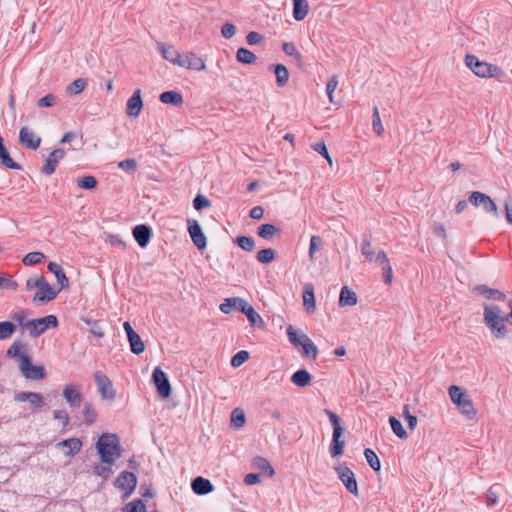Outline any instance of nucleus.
Segmentation results:
<instances>
[{"label":"nucleus","mask_w":512,"mask_h":512,"mask_svg":"<svg viewBox=\"0 0 512 512\" xmlns=\"http://www.w3.org/2000/svg\"><path fill=\"white\" fill-rule=\"evenodd\" d=\"M270 70L273 69L276 75V83L278 86L282 87L288 81V70L282 64H276L269 67Z\"/></svg>","instance_id":"nucleus-38"},{"label":"nucleus","mask_w":512,"mask_h":512,"mask_svg":"<svg viewBox=\"0 0 512 512\" xmlns=\"http://www.w3.org/2000/svg\"><path fill=\"white\" fill-rule=\"evenodd\" d=\"M143 108V101L141 98V90L137 89L133 95L127 100L126 113L129 117H138Z\"/></svg>","instance_id":"nucleus-19"},{"label":"nucleus","mask_w":512,"mask_h":512,"mask_svg":"<svg viewBox=\"0 0 512 512\" xmlns=\"http://www.w3.org/2000/svg\"><path fill=\"white\" fill-rule=\"evenodd\" d=\"M118 167L128 174H133L137 169V162L135 159H125L118 163Z\"/></svg>","instance_id":"nucleus-58"},{"label":"nucleus","mask_w":512,"mask_h":512,"mask_svg":"<svg viewBox=\"0 0 512 512\" xmlns=\"http://www.w3.org/2000/svg\"><path fill=\"white\" fill-rule=\"evenodd\" d=\"M339 84L338 76L333 75L326 85V94L328 96L329 102L334 103V92L337 89Z\"/></svg>","instance_id":"nucleus-52"},{"label":"nucleus","mask_w":512,"mask_h":512,"mask_svg":"<svg viewBox=\"0 0 512 512\" xmlns=\"http://www.w3.org/2000/svg\"><path fill=\"white\" fill-rule=\"evenodd\" d=\"M15 332V326L12 322H0V340L9 339Z\"/></svg>","instance_id":"nucleus-48"},{"label":"nucleus","mask_w":512,"mask_h":512,"mask_svg":"<svg viewBox=\"0 0 512 512\" xmlns=\"http://www.w3.org/2000/svg\"><path fill=\"white\" fill-rule=\"evenodd\" d=\"M136 485L137 477L134 473L128 471L121 472L115 480V487L123 492L124 497L130 496L134 492Z\"/></svg>","instance_id":"nucleus-10"},{"label":"nucleus","mask_w":512,"mask_h":512,"mask_svg":"<svg viewBox=\"0 0 512 512\" xmlns=\"http://www.w3.org/2000/svg\"><path fill=\"white\" fill-rule=\"evenodd\" d=\"M113 465L114 463H106L100 460V463L94 465L93 473L106 481L114 473Z\"/></svg>","instance_id":"nucleus-34"},{"label":"nucleus","mask_w":512,"mask_h":512,"mask_svg":"<svg viewBox=\"0 0 512 512\" xmlns=\"http://www.w3.org/2000/svg\"><path fill=\"white\" fill-rule=\"evenodd\" d=\"M95 448L102 462L115 463L121 457L120 439L114 433L102 434L96 442Z\"/></svg>","instance_id":"nucleus-1"},{"label":"nucleus","mask_w":512,"mask_h":512,"mask_svg":"<svg viewBox=\"0 0 512 512\" xmlns=\"http://www.w3.org/2000/svg\"><path fill=\"white\" fill-rule=\"evenodd\" d=\"M17 288L18 284L12 279V277L0 275V289L15 291Z\"/></svg>","instance_id":"nucleus-61"},{"label":"nucleus","mask_w":512,"mask_h":512,"mask_svg":"<svg viewBox=\"0 0 512 512\" xmlns=\"http://www.w3.org/2000/svg\"><path fill=\"white\" fill-rule=\"evenodd\" d=\"M62 396L71 408L79 407L83 400V394L79 386L67 384L64 386Z\"/></svg>","instance_id":"nucleus-15"},{"label":"nucleus","mask_w":512,"mask_h":512,"mask_svg":"<svg viewBox=\"0 0 512 512\" xmlns=\"http://www.w3.org/2000/svg\"><path fill=\"white\" fill-rule=\"evenodd\" d=\"M128 341H129L132 353L139 355L144 352L145 343L143 342V340L141 339V337L138 333L129 337Z\"/></svg>","instance_id":"nucleus-42"},{"label":"nucleus","mask_w":512,"mask_h":512,"mask_svg":"<svg viewBox=\"0 0 512 512\" xmlns=\"http://www.w3.org/2000/svg\"><path fill=\"white\" fill-rule=\"evenodd\" d=\"M247 303L248 302L246 300L239 297L227 298L223 303L220 304L219 309L224 314H229L232 309H236L242 312L245 309Z\"/></svg>","instance_id":"nucleus-26"},{"label":"nucleus","mask_w":512,"mask_h":512,"mask_svg":"<svg viewBox=\"0 0 512 512\" xmlns=\"http://www.w3.org/2000/svg\"><path fill=\"white\" fill-rule=\"evenodd\" d=\"M58 321L56 316L48 315L42 318L30 320L27 323V330L32 337H38L47 329L56 328Z\"/></svg>","instance_id":"nucleus-7"},{"label":"nucleus","mask_w":512,"mask_h":512,"mask_svg":"<svg viewBox=\"0 0 512 512\" xmlns=\"http://www.w3.org/2000/svg\"><path fill=\"white\" fill-rule=\"evenodd\" d=\"M45 258L42 252H30L23 258V263L26 266L40 264Z\"/></svg>","instance_id":"nucleus-50"},{"label":"nucleus","mask_w":512,"mask_h":512,"mask_svg":"<svg viewBox=\"0 0 512 512\" xmlns=\"http://www.w3.org/2000/svg\"><path fill=\"white\" fill-rule=\"evenodd\" d=\"M65 156V151L63 149H55L50 155L47 157L44 166L41 171L46 175H51L56 170V167L61 159Z\"/></svg>","instance_id":"nucleus-22"},{"label":"nucleus","mask_w":512,"mask_h":512,"mask_svg":"<svg viewBox=\"0 0 512 512\" xmlns=\"http://www.w3.org/2000/svg\"><path fill=\"white\" fill-rule=\"evenodd\" d=\"M280 233L281 230L278 227L268 223L261 225L257 230V235L266 240H271Z\"/></svg>","instance_id":"nucleus-36"},{"label":"nucleus","mask_w":512,"mask_h":512,"mask_svg":"<svg viewBox=\"0 0 512 512\" xmlns=\"http://www.w3.org/2000/svg\"><path fill=\"white\" fill-rule=\"evenodd\" d=\"M469 202L475 207L482 206L486 212L491 213L496 219L500 216L496 203L490 198V196L482 192H472L469 196Z\"/></svg>","instance_id":"nucleus-8"},{"label":"nucleus","mask_w":512,"mask_h":512,"mask_svg":"<svg viewBox=\"0 0 512 512\" xmlns=\"http://www.w3.org/2000/svg\"><path fill=\"white\" fill-rule=\"evenodd\" d=\"M53 418L58 421L63 428L69 424V415L65 409H57L53 411Z\"/></svg>","instance_id":"nucleus-59"},{"label":"nucleus","mask_w":512,"mask_h":512,"mask_svg":"<svg viewBox=\"0 0 512 512\" xmlns=\"http://www.w3.org/2000/svg\"><path fill=\"white\" fill-rule=\"evenodd\" d=\"M293 8L292 15L296 21H303L309 11L310 6L307 0H292Z\"/></svg>","instance_id":"nucleus-27"},{"label":"nucleus","mask_w":512,"mask_h":512,"mask_svg":"<svg viewBox=\"0 0 512 512\" xmlns=\"http://www.w3.org/2000/svg\"><path fill=\"white\" fill-rule=\"evenodd\" d=\"M451 401L457 405L460 412L469 420L475 419L477 410L475 409L470 396L461 387L452 385L449 388Z\"/></svg>","instance_id":"nucleus-4"},{"label":"nucleus","mask_w":512,"mask_h":512,"mask_svg":"<svg viewBox=\"0 0 512 512\" xmlns=\"http://www.w3.org/2000/svg\"><path fill=\"white\" fill-rule=\"evenodd\" d=\"M364 455H365V458H366L368 464L374 471H379L381 469L380 460H379L377 454L372 449L366 448L364 450Z\"/></svg>","instance_id":"nucleus-46"},{"label":"nucleus","mask_w":512,"mask_h":512,"mask_svg":"<svg viewBox=\"0 0 512 512\" xmlns=\"http://www.w3.org/2000/svg\"><path fill=\"white\" fill-rule=\"evenodd\" d=\"M152 380L157 388L159 396L168 398L171 395V385L166 373L160 368L156 367L152 374Z\"/></svg>","instance_id":"nucleus-14"},{"label":"nucleus","mask_w":512,"mask_h":512,"mask_svg":"<svg viewBox=\"0 0 512 512\" xmlns=\"http://www.w3.org/2000/svg\"><path fill=\"white\" fill-rule=\"evenodd\" d=\"M20 143L28 149L35 150L41 143V138L37 136L32 130L23 127L19 132Z\"/></svg>","instance_id":"nucleus-20"},{"label":"nucleus","mask_w":512,"mask_h":512,"mask_svg":"<svg viewBox=\"0 0 512 512\" xmlns=\"http://www.w3.org/2000/svg\"><path fill=\"white\" fill-rule=\"evenodd\" d=\"M264 36L258 32L251 31L246 36V42L250 46L259 45L263 43Z\"/></svg>","instance_id":"nucleus-64"},{"label":"nucleus","mask_w":512,"mask_h":512,"mask_svg":"<svg viewBox=\"0 0 512 512\" xmlns=\"http://www.w3.org/2000/svg\"><path fill=\"white\" fill-rule=\"evenodd\" d=\"M82 416L84 423L90 426L95 422L98 413L91 403H85L82 409Z\"/></svg>","instance_id":"nucleus-39"},{"label":"nucleus","mask_w":512,"mask_h":512,"mask_svg":"<svg viewBox=\"0 0 512 512\" xmlns=\"http://www.w3.org/2000/svg\"><path fill=\"white\" fill-rule=\"evenodd\" d=\"M48 270L54 274L56 280H57V283L59 284V288L58 289H63L65 287L68 286L69 284V281H68V278L66 277L62 267L55 263V262H50L47 266Z\"/></svg>","instance_id":"nucleus-32"},{"label":"nucleus","mask_w":512,"mask_h":512,"mask_svg":"<svg viewBox=\"0 0 512 512\" xmlns=\"http://www.w3.org/2000/svg\"><path fill=\"white\" fill-rule=\"evenodd\" d=\"M237 244L245 251H252L255 247V242L251 237L240 236L237 238Z\"/></svg>","instance_id":"nucleus-62"},{"label":"nucleus","mask_w":512,"mask_h":512,"mask_svg":"<svg viewBox=\"0 0 512 512\" xmlns=\"http://www.w3.org/2000/svg\"><path fill=\"white\" fill-rule=\"evenodd\" d=\"M123 512H146V506L140 499L133 500L125 505Z\"/></svg>","instance_id":"nucleus-53"},{"label":"nucleus","mask_w":512,"mask_h":512,"mask_svg":"<svg viewBox=\"0 0 512 512\" xmlns=\"http://www.w3.org/2000/svg\"><path fill=\"white\" fill-rule=\"evenodd\" d=\"M56 447L61 449L65 456L72 457L80 452L82 449V442L78 438H69L58 442Z\"/></svg>","instance_id":"nucleus-21"},{"label":"nucleus","mask_w":512,"mask_h":512,"mask_svg":"<svg viewBox=\"0 0 512 512\" xmlns=\"http://www.w3.org/2000/svg\"><path fill=\"white\" fill-rule=\"evenodd\" d=\"M77 185L82 189L91 190L97 186V180L94 176H85L77 180Z\"/></svg>","instance_id":"nucleus-54"},{"label":"nucleus","mask_w":512,"mask_h":512,"mask_svg":"<svg viewBox=\"0 0 512 512\" xmlns=\"http://www.w3.org/2000/svg\"><path fill=\"white\" fill-rule=\"evenodd\" d=\"M256 59V55L246 48L241 47L236 52V60L240 63L253 64Z\"/></svg>","instance_id":"nucleus-41"},{"label":"nucleus","mask_w":512,"mask_h":512,"mask_svg":"<svg viewBox=\"0 0 512 512\" xmlns=\"http://www.w3.org/2000/svg\"><path fill=\"white\" fill-rule=\"evenodd\" d=\"M375 262L382 265L384 282L386 284H391L392 279H393V272H392V267L389 263V260H388V257H387V254L385 253V251H383V250L378 251V253L375 257Z\"/></svg>","instance_id":"nucleus-25"},{"label":"nucleus","mask_w":512,"mask_h":512,"mask_svg":"<svg viewBox=\"0 0 512 512\" xmlns=\"http://www.w3.org/2000/svg\"><path fill=\"white\" fill-rule=\"evenodd\" d=\"M335 471L337 473L338 478L341 480V482L344 484L346 489L354 496L359 495L358 485L355 478V474L353 471L342 465H336Z\"/></svg>","instance_id":"nucleus-11"},{"label":"nucleus","mask_w":512,"mask_h":512,"mask_svg":"<svg viewBox=\"0 0 512 512\" xmlns=\"http://www.w3.org/2000/svg\"><path fill=\"white\" fill-rule=\"evenodd\" d=\"M60 292V289L52 287L44 278L38 292L34 295V302H49L55 299Z\"/></svg>","instance_id":"nucleus-17"},{"label":"nucleus","mask_w":512,"mask_h":512,"mask_svg":"<svg viewBox=\"0 0 512 512\" xmlns=\"http://www.w3.org/2000/svg\"><path fill=\"white\" fill-rule=\"evenodd\" d=\"M465 64L473 71L476 76L479 77H499L503 74L499 67L487 62L480 61L474 55H466Z\"/></svg>","instance_id":"nucleus-6"},{"label":"nucleus","mask_w":512,"mask_h":512,"mask_svg":"<svg viewBox=\"0 0 512 512\" xmlns=\"http://www.w3.org/2000/svg\"><path fill=\"white\" fill-rule=\"evenodd\" d=\"M133 236L141 247H146L151 237V230L146 225H137L133 229Z\"/></svg>","instance_id":"nucleus-31"},{"label":"nucleus","mask_w":512,"mask_h":512,"mask_svg":"<svg viewBox=\"0 0 512 512\" xmlns=\"http://www.w3.org/2000/svg\"><path fill=\"white\" fill-rule=\"evenodd\" d=\"M23 346L20 342H14L7 350V355L15 358L17 363H20L21 357H28V354L22 351Z\"/></svg>","instance_id":"nucleus-44"},{"label":"nucleus","mask_w":512,"mask_h":512,"mask_svg":"<svg viewBox=\"0 0 512 512\" xmlns=\"http://www.w3.org/2000/svg\"><path fill=\"white\" fill-rule=\"evenodd\" d=\"M188 232L193 244L200 250L206 248L207 239L196 220H188Z\"/></svg>","instance_id":"nucleus-16"},{"label":"nucleus","mask_w":512,"mask_h":512,"mask_svg":"<svg viewBox=\"0 0 512 512\" xmlns=\"http://www.w3.org/2000/svg\"><path fill=\"white\" fill-rule=\"evenodd\" d=\"M159 99L164 104L173 106H181L183 104V97L177 91H166L160 94Z\"/></svg>","instance_id":"nucleus-35"},{"label":"nucleus","mask_w":512,"mask_h":512,"mask_svg":"<svg viewBox=\"0 0 512 512\" xmlns=\"http://www.w3.org/2000/svg\"><path fill=\"white\" fill-rule=\"evenodd\" d=\"M323 247L322 240L319 236H312L310 240V247H309V257L311 259L314 258V255L316 252L320 251Z\"/></svg>","instance_id":"nucleus-60"},{"label":"nucleus","mask_w":512,"mask_h":512,"mask_svg":"<svg viewBox=\"0 0 512 512\" xmlns=\"http://www.w3.org/2000/svg\"><path fill=\"white\" fill-rule=\"evenodd\" d=\"M325 414L329 417V420L333 426L332 442L330 445V454L333 458H338L343 454L345 441L341 439L343 434V428L341 425V419L335 413L325 409Z\"/></svg>","instance_id":"nucleus-5"},{"label":"nucleus","mask_w":512,"mask_h":512,"mask_svg":"<svg viewBox=\"0 0 512 512\" xmlns=\"http://www.w3.org/2000/svg\"><path fill=\"white\" fill-rule=\"evenodd\" d=\"M157 49L163 59L170 62L173 65L178 66L181 58V52L174 48L172 45H167L165 43H158Z\"/></svg>","instance_id":"nucleus-23"},{"label":"nucleus","mask_w":512,"mask_h":512,"mask_svg":"<svg viewBox=\"0 0 512 512\" xmlns=\"http://www.w3.org/2000/svg\"><path fill=\"white\" fill-rule=\"evenodd\" d=\"M303 307L308 314H313L316 311V302L314 294V286L308 283L304 286V292L302 295Z\"/></svg>","instance_id":"nucleus-24"},{"label":"nucleus","mask_w":512,"mask_h":512,"mask_svg":"<svg viewBox=\"0 0 512 512\" xmlns=\"http://www.w3.org/2000/svg\"><path fill=\"white\" fill-rule=\"evenodd\" d=\"M86 86L87 80L84 78H78L66 87V93L70 96L78 95L86 88Z\"/></svg>","instance_id":"nucleus-40"},{"label":"nucleus","mask_w":512,"mask_h":512,"mask_svg":"<svg viewBox=\"0 0 512 512\" xmlns=\"http://www.w3.org/2000/svg\"><path fill=\"white\" fill-rule=\"evenodd\" d=\"M252 465L255 469L263 471L268 476H272L274 474V470L272 469L270 463L265 458H262V457L254 458Z\"/></svg>","instance_id":"nucleus-43"},{"label":"nucleus","mask_w":512,"mask_h":512,"mask_svg":"<svg viewBox=\"0 0 512 512\" xmlns=\"http://www.w3.org/2000/svg\"><path fill=\"white\" fill-rule=\"evenodd\" d=\"M389 422H390L391 428L396 436H398L401 439L407 438V436H408L407 432L403 428L402 423L397 418H395L394 416H391L389 418Z\"/></svg>","instance_id":"nucleus-49"},{"label":"nucleus","mask_w":512,"mask_h":512,"mask_svg":"<svg viewBox=\"0 0 512 512\" xmlns=\"http://www.w3.org/2000/svg\"><path fill=\"white\" fill-rule=\"evenodd\" d=\"M497 485L491 486L486 493V503L488 506H494L498 502Z\"/></svg>","instance_id":"nucleus-63"},{"label":"nucleus","mask_w":512,"mask_h":512,"mask_svg":"<svg viewBox=\"0 0 512 512\" xmlns=\"http://www.w3.org/2000/svg\"><path fill=\"white\" fill-rule=\"evenodd\" d=\"M245 415L242 410L235 409L231 414V426L239 429L245 424Z\"/></svg>","instance_id":"nucleus-51"},{"label":"nucleus","mask_w":512,"mask_h":512,"mask_svg":"<svg viewBox=\"0 0 512 512\" xmlns=\"http://www.w3.org/2000/svg\"><path fill=\"white\" fill-rule=\"evenodd\" d=\"M192 490L197 495H206L213 491L212 483L203 477H196L191 484Z\"/></svg>","instance_id":"nucleus-28"},{"label":"nucleus","mask_w":512,"mask_h":512,"mask_svg":"<svg viewBox=\"0 0 512 512\" xmlns=\"http://www.w3.org/2000/svg\"><path fill=\"white\" fill-rule=\"evenodd\" d=\"M290 343L298 349L302 357L315 360L318 356V348L312 339L305 333L295 330L290 326Z\"/></svg>","instance_id":"nucleus-3"},{"label":"nucleus","mask_w":512,"mask_h":512,"mask_svg":"<svg viewBox=\"0 0 512 512\" xmlns=\"http://www.w3.org/2000/svg\"><path fill=\"white\" fill-rule=\"evenodd\" d=\"M358 302L357 294L348 286H343L339 295V306H355Z\"/></svg>","instance_id":"nucleus-29"},{"label":"nucleus","mask_w":512,"mask_h":512,"mask_svg":"<svg viewBox=\"0 0 512 512\" xmlns=\"http://www.w3.org/2000/svg\"><path fill=\"white\" fill-rule=\"evenodd\" d=\"M275 258V252L271 248H266L258 251L257 253V260L260 263H270Z\"/></svg>","instance_id":"nucleus-55"},{"label":"nucleus","mask_w":512,"mask_h":512,"mask_svg":"<svg viewBox=\"0 0 512 512\" xmlns=\"http://www.w3.org/2000/svg\"><path fill=\"white\" fill-rule=\"evenodd\" d=\"M483 322L497 339H503L508 334L506 316H502L500 307L496 305L483 306Z\"/></svg>","instance_id":"nucleus-2"},{"label":"nucleus","mask_w":512,"mask_h":512,"mask_svg":"<svg viewBox=\"0 0 512 512\" xmlns=\"http://www.w3.org/2000/svg\"><path fill=\"white\" fill-rule=\"evenodd\" d=\"M248 359L249 353L245 350H241L231 358V366L234 368H238L242 364H244Z\"/></svg>","instance_id":"nucleus-56"},{"label":"nucleus","mask_w":512,"mask_h":512,"mask_svg":"<svg viewBox=\"0 0 512 512\" xmlns=\"http://www.w3.org/2000/svg\"><path fill=\"white\" fill-rule=\"evenodd\" d=\"M242 313L246 315L251 325L256 327L264 326V321L262 317L255 311V309L249 303H247Z\"/></svg>","instance_id":"nucleus-37"},{"label":"nucleus","mask_w":512,"mask_h":512,"mask_svg":"<svg viewBox=\"0 0 512 512\" xmlns=\"http://www.w3.org/2000/svg\"><path fill=\"white\" fill-rule=\"evenodd\" d=\"M28 315L27 310L19 309L11 314V318L17 322L20 327L27 329V323L30 321Z\"/></svg>","instance_id":"nucleus-47"},{"label":"nucleus","mask_w":512,"mask_h":512,"mask_svg":"<svg viewBox=\"0 0 512 512\" xmlns=\"http://www.w3.org/2000/svg\"><path fill=\"white\" fill-rule=\"evenodd\" d=\"M21 374L30 380H40L45 377V370L42 366H35L31 363L29 356L21 357L19 363Z\"/></svg>","instance_id":"nucleus-12"},{"label":"nucleus","mask_w":512,"mask_h":512,"mask_svg":"<svg viewBox=\"0 0 512 512\" xmlns=\"http://www.w3.org/2000/svg\"><path fill=\"white\" fill-rule=\"evenodd\" d=\"M290 380L295 386L305 388L311 384L312 375L306 369H300L291 376Z\"/></svg>","instance_id":"nucleus-30"},{"label":"nucleus","mask_w":512,"mask_h":512,"mask_svg":"<svg viewBox=\"0 0 512 512\" xmlns=\"http://www.w3.org/2000/svg\"><path fill=\"white\" fill-rule=\"evenodd\" d=\"M474 292L484 296L487 299L504 300L505 294L497 289H492L486 285H478L474 288Z\"/></svg>","instance_id":"nucleus-33"},{"label":"nucleus","mask_w":512,"mask_h":512,"mask_svg":"<svg viewBox=\"0 0 512 512\" xmlns=\"http://www.w3.org/2000/svg\"><path fill=\"white\" fill-rule=\"evenodd\" d=\"M97 391L102 399L112 400L115 398V390L110 379L101 371L94 373Z\"/></svg>","instance_id":"nucleus-13"},{"label":"nucleus","mask_w":512,"mask_h":512,"mask_svg":"<svg viewBox=\"0 0 512 512\" xmlns=\"http://www.w3.org/2000/svg\"><path fill=\"white\" fill-rule=\"evenodd\" d=\"M16 402L28 401L33 409H39L45 406V398L42 394L36 392H20L14 396Z\"/></svg>","instance_id":"nucleus-18"},{"label":"nucleus","mask_w":512,"mask_h":512,"mask_svg":"<svg viewBox=\"0 0 512 512\" xmlns=\"http://www.w3.org/2000/svg\"><path fill=\"white\" fill-rule=\"evenodd\" d=\"M178 67L196 72H201L206 70L207 65L205 59L202 56L196 54L193 51H190L181 54Z\"/></svg>","instance_id":"nucleus-9"},{"label":"nucleus","mask_w":512,"mask_h":512,"mask_svg":"<svg viewBox=\"0 0 512 512\" xmlns=\"http://www.w3.org/2000/svg\"><path fill=\"white\" fill-rule=\"evenodd\" d=\"M378 252H375L374 247L370 240H363L361 245V254L370 262H375V257Z\"/></svg>","instance_id":"nucleus-45"},{"label":"nucleus","mask_w":512,"mask_h":512,"mask_svg":"<svg viewBox=\"0 0 512 512\" xmlns=\"http://www.w3.org/2000/svg\"><path fill=\"white\" fill-rule=\"evenodd\" d=\"M373 130L377 135H382L384 132V127L381 122V118L379 115V110L377 107L373 109V120H372Z\"/></svg>","instance_id":"nucleus-57"}]
</instances>
